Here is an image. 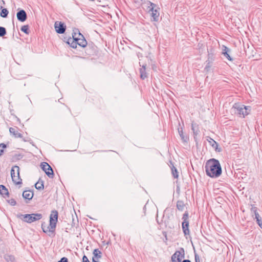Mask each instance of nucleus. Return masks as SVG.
Listing matches in <instances>:
<instances>
[{"label": "nucleus", "instance_id": "1", "mask_svg": "<svg viewBox=\"0 0 262 262\" xmlns=\"http://www.w3.org/2000/svg\"><path fill=\"white\" fill-rule=\"evenodd\" d=\"M206 174L211 178L219 177L222 173V168L218 160L212 159L208 161L205 165Z\"/></svg>", "mask_w": 262, "mask_h": 262}, {"label": "nucleus", "instance_id": "2", "mask_svg": "<svg viewBox=\"0 0 262 262\" xmlns=\"http://www.w3.org/2000/svg\"><path fill=\"white\" fill-rule=\"evenodd\" d=\"M17 217L25 222L31 223L34 221H38L41 219L42 215L40 213H32L27 214H18L17 215Z\"/></svg>", "mask_w": 262, "mask_h": 262}, {"label": "nucleus", "instance_id": "3", "mask_svg": "<svg viewBox=\"0 0 262 262\" xmlns=\"http://www.w3.org/2000/svg\"><path fill=\"white\" fill-rule=\"evenodd\" d=\"M251 107L249 106H245L239 103H235L232 109L235 114L238 115H249L250 113Z\"/></svg>", "mask_w": 262, "mask_h": 262}, {"label": "nucleus", "instance_id": "4", "mask_svg": "<svg viewBox=\"0 0 262 262\" xmlns=\"http://www.w3.org/2000/svg\"><path fill=\"white\" fill-rule=\"evenodd\" d=\"M11 176L13 182L17 185L21 184V179L19 176V167L17 166H13L11 170Z\"/></svg>", "mask_w": 262, "mask_h": 262}, {"label": "nucleus", "instance_id": "5", "mask_svg": "<svg viewBox=\"0 0 262 262\" xmlns=\"http://www.w3.org/2000/svg\"><path fill=\"white\" fill-rule=\"evenodd\" d=\"M189 215L188 213L187 212H185L182 217L183 222H182V229L183 233L185 235L189 234Z\"/></svg>", "mask_w": 262, "mask_h": 262}, {"label": "nucleus", "instance_id": "6", "mask_svg": "<svg viewBox=\"0 0 262 262\" xmlns=\"http://www.w3.org/2000/svg\"><path fill=\"white\" fill-rule=\"evenodd\" d=\"M41 167L49 178H53V170L50 165L46 162H43L41 164Z\"/></svg>", "mask_w": 262, "mask_h": 262}, {"label": "nucleus", "instance_id": "7", "mask_svg": "<svg viewBox=\"0 0 262 262\" xmlns=\"http://www.w3.org/2000/svg\"><path fill=\"white\" fill-rule=\"evenodd\" d=\"M182 252L180 251H177L171 256V262H180L182 258L184 257V251L183 249H182Z\"/></svg>", "mask_w": 262, "mask_h": 262}, {"label": "nucleus", "instance_id": "8", "mask_svg": "<svg viewBox=\"0 0 262 262\" xmlns=\"http://www.w3.org/2000/svg\"><path fill=\"white\" fill-rule=\"evenodd\" d=\"M76 36V34L75 33L74 35H73V38L77 42L78 45L82 47H85L87 45V41L83 36L80 33L78 34V37Z\"/></svg>", "mask_w": 262, "mask_h": 262}, {"label": "nucleus", "instance_id": "9", "mask_svg": "<svg viewBox=\"0 0 262 262\" xmlns=\"http://www.w3.org/2000/svg\"><path fill=\"white\" fill-rule=\"evenodd\" d=\"M58 219V212L56 210H53L51 212L50 216V223H51V228H56V223Z\"/></svg>", "mask_w": 262, "mask_h": 262}, {"label": "nucleus", "instance_id": "10", "mask_svg": "<svg viewBox=\"0 0 262 262\" xmlns=\"http://www.w3.org/2000/svg\"><path fill=\"white\" fill-rule=\"evenodd\" d=\"M41 228L42 231L47 233L49 236H52L54 234L55 228H51V223H50L49 225H47L45 223H43L41 224Z\"/></svg>", "mask_w": 262, "mask_h": 262}, {"label": "nucleus", "instance_id": "11", "mask_svg": "<svg viewBox=\"0 0 262 262\" xmlns=\"http://www.w3.org/2000/svg\"><path fill=\"white\" fill-rule=\"evenodd\" d=\"M151 8L149 9L150 14L154 21H157L159 16V13L157 9H154L156 5L150 2Z\"/></svg>", "mask_w": 262, "mask_h": 262}, {"label": "nucleus", "instance_id": "12", "mask_svg": "<svg viewBox=\"0 0 262 262\" xmlns=\"http://www.w3.org/2000/svg\"><path fill=\"white\" fill-rule=\"evenodd\" d=\"M54 27L56 31L59 34H62L66 31V26L61 21H56L54 24Z\"/></svg>", "mask_w": 262, "mask_h": 262}, {"label": "nucleus", "instance_id": "13", "mask_svg": "<svg viewBox=\"0 0 262 262\" xmlns=\"http://www.w3.org/2000/svg\"><path fill=\"white\" fill-rule=\"evenodd\" d=\"M16 16L17 19L21 22L25 21L27 18V13L24 10L19 11L16 14Z\"/></svg>", "mask_w": 262, "mask_h": 262}, {"label": "nucleus", "instance_id": "14", "mask_svg": "<svg viewBox=\"0 0 262 262\" xmlns=\"http://www.w3.org/2000/svg\"><path fill=\"white\" fill-rule=\"evenodd\" d=\"M9 132L15 138H21L23 137L22 134L18 132V129L17 127H10L9 128Z\"/></svg>", "mask_w": 262, "mask_h": 262}, {"label": "nucleus", "instance_id": "15", "mask_svg": "<svg viewBox=\"0 0 262 262\" xmlns=\"http://www.w3.org/2000/svg\"><path fill=\"white\" fill-rule=\"evenodd\" d=\"M140 66L141 67L140 69V77L141 79H144L147 77V73L145 72L146 64H144L143 65H141L140 64Z\"/></svg>", "mask_w": 262, "mask_h": 262}, {"label": "nucleus", "instance_id": "16", "mask_svg": "<svg viewBox=\"0 0 262 262\" xmlns=\"http://www.w3.org/2000/svg\"><path fill=\"white\" fill-rule=\"evenodd\" d=\"M0 194L4 197L6 198L9 196V191L6 187L3 185H0Z\"/></svg>", "mask_w": 262, "mask_h": 262}, {"label": "nucleus", "instance_id": "17", "mask_svg": "<svg viewBox=\"0 0 262 262\" xmlns=\"http://www.w3.org/2000/svg\"><path fill=\"white\" fill-rule=\"evenodd\" d=\"M23 196L25 199H28L29 200L32 199L33 196V193L29 190L24 191L23 193Z\"/></svg>", "mask_w": 262, "mask_h": 262}, {"label": "nucleus", "instance_id": "18", "mask_svg": "<svg viewBox=\"0 0 262 262\" xmlns=\"http://www.w3.org/2000/svg\"><path fill=\"white\" fill-rule=\"evenodd\" d=\"M224 49L223 50L222 54L230 61L232 60V58L229 54L230 49L225 46H223Z\"/></svg>", "mask_w": 262, "mask_h": 262}, {"label": "nucleus", "instance_id": "19", "mask_svg": "<svg viewBox=\"0 0 262 262\" xmlns=\"http://www.w3.org/2000/svg\"><path fill=\"white\" fill-rule=\"evenodd\" d=\"M5 259L7 262H16V259L14 255L7 254L5 255Z\"/></svg>", "mask_w": 262, "mask_h": 262}, {"label": "nucleus", "instance_id": "20", "mask_svg": "<svg viewBox=\"0 0 262 262\" xmlns=\"http://www.w3.org/2000/svg\"><path fill=\"white\" fill-rule=\"evenodd\" d=\"M207 141L209 143L210 145L217 150V147L218 146L217 143L210 137H207Z\"/></svg>", "mask_w": 262, "mask_h": 262}, {"label": "nucleus", "instance_id": "21", "mask_svg": "<svg viewBox=\"0 0 262 262\" xmlns=\"http://www.w3.org/2000/svg\"><path fill=\"white\" fill-rule=\"evenodd\" d=\"M191 129L193 132L194 136V138H195V136H196L199 133L198 125L196 123L192 122L191 124Z\"/></svg>", "mask_w": 262, "mask_h": 262}, {"label": "nucleus", "instance_id": "22", "mask_svg": "<svg viewBox=\"0 0 262 262\" xmlns=\"http://www.w3.org/2000/svg\"><path fill=\"white\" fill-rule=\"evenodd\" d=\"M93 254L94 255L93 257H95V259H97L101 257V252L97 249L94 250Z\"/></svg>", "mask_w": 262, "mask_h": 262}, {"label": "nucleus", "instance_id": "23", "mask_svg": "<svg viewBox=\"0 0 262 262\" xmlns=\"http://www.w3.org/2000/svg\"><path fill=\"white\" fill-rule=\"evenodd\" d=\"M35 187L38 190H42L44 188L43 181H40L39 180L35 183Z\"/></svg>", "mask_w": 262, "mask_h": 262}, {"label": "nucleus", "instance_id": "24", "mask_svg": "<svg viewBox=\"0 0 262 262\" xmlns=\"http://www.w3.org/2000/svg\"><path fill=\"white\" fill-rule=\"evenodd\" d=\"M185 204L182 201H178L177 203V207L180 211L184 210Z\"/></svg>", "mask_w": 262, "mask_h": 262}, {"label": "nucleus", "instance_id": "25", "mask_svg": "<svg viewBox=\"0 0 262 262\" xmlns=\"http://www.w3.org/2000/svg\"><path fill=\"white\" fill-rule=\"evenodd\" d=\"M68 43L70 44L71 46L73 48H76L77 45H78L77 42L74 38L69 39Z\"/></svg>", "mask_w": 262, "mask_h": 262}, {"label": "nucleus", "instance_id": "26", "mask_svg": "<svg viewBox=\"0 0 262 262\" xmlns=\"http://www.w3.org/2000/svg\"><path fill=\"white\" fill-rule=\"evenodd\" d=\"M251 212L252 213L254 212V215H255V218L256 220H258V219L260 218L258 213L257 211V208L256 207H252V208H251Z\"/></svg>", "mask_w": 262, "mask_h": 262}, {"label": "nucleus", "instance_id": "27", "mask_svg": "<svg viewBox=\"0 0 262 262\" xmlns=\"http://www.w3.org/2000/svg\"><path fill=\"white\" fill-rule=\"evenodd\" d=\"M171 171L173 177L174 178H177L179 176L178 172L177 171V169L174 166H172V167H171Z\"/></svg>", "mask_w": 262, "mask_h": 262}, {"label": "nucleus", "instance_id": "28", "mask_svg": "<svg viewBox=\"0 0 262 262\" xmlns=\"http://www.w3.org/2000/svg\"><path fill=\"white\" fill-rule=\"evenodd\" d=\"M8 13H9V12L6 8H3L2 10V12L1 13V16L2 17L5 18V17H7Z\"/></svg>", "mask_w": 262, "mask_h": 262}, {"label": "nucleus", "instance_id": "29", "mask_svg": "<svg viewBox=\"0 0 262 262\" xmlns=\"http://www.w3.org/2000/svg\"><path fill=\"white\" fill-rule=\"evenodd\" d=\"M21 31L24 32L27 34H29V27L28 25H24L21 28Z\"/></svg>", "mask_w": 262, "mask_h": 262}, {"label": "nucleus", "instance_id": "30", "mask_svg": "<svg viewBox=\"0 0 262 262\" xmlns=\"http://www.w3.org/2000/svg\"><path fill=\"white\" fill-rule=\"evenodd\" d=\"M6 34V30L4 27H0V37H3Z\"/></svg>", "mask_w": 262, "mask_h": 262}, {"label": "nucleus", "instance_id": "31", "mask_svg": "<svg viewBox=\"0 0 262 262\" xmlns=\"http://www.w3.org/2000/svg\"><path fill=\"white\" fill-rule=\"evenodd\" d=\"M7 201L12 206H15L16 204V202L14 199H11L10 200H7Z\"/></svg>", "mask_w": 262, "mask_h": 262}, {"label": "nucleus", "instance_id": "32", "mask_svg": "<svg viewBox=\"0 0 262 262\" xmlns=\"http://www.w3.org/2000/svg\"><path fill=\"white\" fill-rule=\"evenodd\" d=\"M179 135L181 138V139L184 141H186V140L185 139V137L183 135V130H179Z\"/></svg>", "mask_w": 262, "mask_h": 262}, {"label": "nucleus", "instance_id": "33", "mask_svg": "<svg viewBox=\"0 0 262 262\" xmlns=\"http://www.w3.org/2000/svg\"><path fill=\"white\" fill-rule=\"evenodd\" d=\"M58 262H68V259L67 257H63L60 259Z\"/></svg>", "mask_w": 262, "mask_h": 262}, {"label": "nucleus", "instance_id": "34", "mask_svg": "<svg viewBox=\"0 0 262 262\" xmlns=\"http://www.w3.org/2000/svg\"><path fill=\"white\" fill-rule=\"evenodd\" d=\"M82 262H90V261L88 259V257L85 255H84L82 257Z\"/></svg>", "mask_w": 262, "mask_h": 262}, {"label": "nucleus", "instance_id": "35", "mask_svg": "<svg viewBox=\"0 0 262 262\" xmlns=\"http://www.w3.org/2000/svg\"><path fill=\"white\" fill-rule=\"evenodd\" d=\"M14 157L17 159H20L23 158V156L21 154H16Z\"/></svg>", "mask_w": 262, "mask_h": 262}, {"label": "nucleus", "instance_id": "36", "mask_svg": "<svg viewBox=\"0 0 262 262\" xmlns=\"http://www.w3.org/2000/svg\"><path fill=\"white\" fill-rule=\"evenodd\" d=\"M6 147V145L4 143H1L0 144V149H3Z\"/></svg>", "mask_w": 262, "mask_h": 262}, {"label": "nucleus", "instance_id": "37", "mask_svg": "<svg viewBox=\"0 0 262 262\" xmlns=\"http://www.w3.org/2000/svg\"><path fill=\"white\" fill-rule=\"evenodd\" d=\"M256 221H257V224H258V225L261 227V226H262V222L260 220V218L258 219V220H256Z\"/></svg>", "mask_w": 262, "mask_h": 262}, {"label": "nucleus", "instance_id": "38", "mask_svg": "<svg viewBox=\"0 0 262 262\" xmlns=\"http://www.w3.org/2000/svg\"><path fill=\"white\" fill-rule=\"evenodd\" d=\"M195 262H200L199 257L197 256L196 255H195Z\"/></svg>", "mask_w": 262, "mask_h": 262}, {"label": "nucleus", "instance_id": "39", "mask_svg": "<svg viewBox=\"0 0 262 262\" xmlns=\"http://www.w3.org/2000/svg\"><path fill=\"white\" fill-rule=\"evenodd\" d=\"M182 262H191V261L188 259H185Z\"/></svg>", "mask_w": 262, "mask_h": 262}, {"label": "nucleus", "instance_id": "40", "mask_svg": "<svg viewBox=\"0 0 262 262\" xmlns=\"http://www.w3.org/2000/svg\"><path fill=\"white\" fill-rule=\"evenodd\" d=\"M3 149H0V156L3 154Z\"/></svg>", "mask_w": 262, "mask_h": 262}]
</instances>
